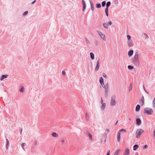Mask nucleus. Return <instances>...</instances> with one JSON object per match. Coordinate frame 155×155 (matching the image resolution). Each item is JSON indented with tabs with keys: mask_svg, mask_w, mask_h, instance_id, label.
<instances>
[{
	"mask_svg": "<svg viewBox=\"0 0 155 155\" xmlns=\"http://www.w3.org/2000/svg\"><path fill=\"white\" fill-rule=\"evenodd\" d=\"M139 54L137 52H136L134 56V57L132 59L133 63L135 64H137L139 63Z\"/></svg>",
	"mask_w": 155,
	"mask_h": 155,
	"instance_id": "obj_1",
	"label": "nucleus"
},
{
	"mask_svg": "<svg viewBox=\"0 0 155 155\" xmlns=\"http://www.w3.org/2000/svg\"><path fill=\"white\" fill-rule=\"evenodd\" d=\"M153 111L152 109L149 107L145 108L144 109V113L148 115H150L153 114Z\"/></svg>",
	"mask_w": 155,
	"mask_h": 155,
	"instance_id": "obj_2",
	"label": "nucleus"
},
{
	"mask_svg": "<svg viewBox=\"0 0 155 155\" xmlns=\"http://www.w3.org/2000/svg\"><path fill=\"white\" fill-rule=\"evenodd\" d=\"M143 130L141 129H138L136 132V136L137 138H139L141 135V134L143 132Z\"/></svg>",
	"mask_w": 155,
	"mask_h": 155,
	"instance_id": "obj_3",
	"label": "nucleus"
},
{
	"mask_svg": "<svg viewBox=\"0 0 155 155\" xmlns=\"http://www.w3.org/2000/svg\"><path fill=\"white\" fill-rule=\"evenodd\" d=\"M98 33L101 38L104 41H105L106 39L105 38V36L104 34L102 32L99 31Z\"/></svg>",
	"mask_w": 155,
	"mask_h": 155,
	"instance_id": "obj_4",
	"label": "nucleus"
},
{
	"mask_svg": "<svg viewBox=\"0 0 155 155\" xmlns=\"http://www.w3.org/2000/svg\"><path fill=\"white\" fill-rule=\"evenodd\" d=\"M130 150L128 148L125 149L124 152V155H129Z\"/></svg>",
	"mask_w": 155,
	"mask_h": 155,
	"instance_id": "obj_5",
	"label": "nucleus"
},
{
	"mask_svg": "<svg viewBox=\"0 0 155 155\" xmlns=\"http://www.w3.org/2000/svg\"><path fill=\"white\" fill-rule=\"evenodd\" d=\"M116 104V102L115 99L114 98H112L110 102L111 105L112 106H114Z\"/></svg>",
	"mask_w": 155,
	"mask_h": 155,
	"instance_id": "obj_6",
	"label": "nucleus"
},
{
	"mask_svg": "<svg viewBox=\"0 0 155 155\" xmlns=\"http://www.w3.org/2000/svg\"><path fill=\"white\" fill-rule=\"evenodd\" d=\"M127 44L129 47H131L133 46L134 44L133 43V41L132 40L130 41H127Z\"/></svg>",
	"mask_w": 155,
	"mask_h": 155,
	"instance_id": "obj_7",
	"label": "nucleus"
},
{
	"mask_svg": "<svg viewBox=\"0 0 155 155\" xmlns=\"http://www.w3.org/2000/svg\"><path fill=\"white\" fill-rule=\"evenodd\" d=\"M99 68V59L97 62V65L95 68V71L98 70Z\"/></svg>",
	"mask_w": 155,
	"mask_h": 155,
	"instance_id": "obj_8",
	"label": "nucleus"
},
{
	"mask_svg": "<svg viewBox=\"0 0 155 155\" xmlns=\"http://www.w3.org/2000/svg\"><path fill=\"white\" fill-rule=\"evenodd\" d=\"M134 53V51L133 50H130L128 53V56L129 57H131L132 55Z\"/></svg>",
	"mask_w": 155,
	"mask_h": 155,
	"instance_id": "obj_9",
	"label": "nucleus"
},
{
	"mask_svg": "<svg viewBox=\"0 0 155 155\" xmlns=\"http://www.w3.org/2000/svg\"><path fill=\"white\" fill-rule=\"evenodd\" d=\"M91 6V9L92 11H94V4L93 2L91 0L90 1Z\"/></svg>",
	"mask_w": 155,
	"mask_h": 155,
	"instance_id": "obj_10",
	"label": "nucleus"
},
{
	"mask_svg": "<svg viewBox=\"0 0 155 155\" xmlns=\"http://www.w3.org/2000/svg\"><path fill=\"white\" fill-rule=\"evenodd\" d=\"M136 123L137 125H139L141 124V121L140 119L137 118L136 119Z\"/></svg>",
	"mask_w": 155,
	"mask_h": 155,
	"instance_id": "obj_11",
	"label": "nucleus"
},
{
	"mask_svg": "<svg viewBox=\"0 0 155 155\" xmlns=\"http://www.w3.org/2000/svg\"><path fill=\"white\" fill-rule=\"evenodd\" d=\"M139 104L141 106H143L144 104V98H143L140 99V101L139 102Z\"/></svg>",
	"mask_w": 155,
	"mask_h": 155,
	"instance_id": "obj_12",
	"label": "nucleus"
},
{
	"mask_svg": "<svg viewBox=\"0 0 155 155\" xmlns=\"http://www.w3.org/2000/svg\"><path fill=\"white\" fill-rule=\"evenodd\" d=\"M8 75H3L2 76V77L0 78V80L2 81L4 78H7V77H8Z\"/></svg>",
	"mask_w": 155,
	"mask_h": 155,
	"instance_id": "obj_13",
	"label": "nucleus"
},
{
	"mask_svg": "<svg viewBox=\"0 0 155 155\" xmlns=\"http://www.w3.org/2000/svg\"><path fill=\"white\" fill-rule=\"evenodd\" d=\"M140 108V105H137L136 107L135 110L136 111H138L139 110Z\"/></svg>",
	"mask_w": 155,
	"mask_h": 155,
	"instance_id": "obj_14",
	"label": "nucleus"
},
{
	"mask_svg": "<svg viewBox=\"0 0 155 155\" xmlns=\"http://www.w3.org/2000/svg\"><path fill=\"white\" fill-rule=\"evenodd\" d=\"M52 135L54 137H57L58 136V134L55 132H53L52 133Z\"/></svg>",
	"mask_w": 155,
	"mask_h": 155,
	"instance_id": "obj_15",
	"label": "nucleus"
},
{
	"mask_svg": "<svg viewBox=\"0 0 155 155\" xmlns=\"http://www.w3.org/2000/svg\"><path fill=\"white\" fill-rule=\"evenodd\" d=\"M105 107H106L105 103H103V104H102V106H101V109L104 110V109L105 108Z\"/></svg>",
	"mask_w": 155,
	"mask_h": 155,
	"instance_id": "obj_16",
	"label": "nucleus"
},
{
	"mask_svg": "<svg viewBox=\"0 0 155 155\" xmlns=\"http://www.w3.org/2000/svg\"><path fill=\"white\" fill-rule=\"evenodd\" d=\"M120 133H119L118 134L117 136V141L119 142L120 141Z\"/></svg>",
	"mask_w": 155,
	"mask_h": 155,
	"instance_id": "obj_17",
	"label": "nucleus"
},
{
	"mask_svg": "<svg viewBox=\"0 0 155 155\" xmlns=\"http://www.w3.org/2000/svg\"><path fill=\"white\" fill-rule=\"evenodd\" d=\"M103 25L106 28H108V24L107 23H103Z\"/></svg>",
	"mask_w": 155,
	"mask_h": 155,
	"instance_id": "obj_18",
	"label": "nucleus"
},
{
	"mask_svg": "<svg viewBox=\"0 0 155 155\" xmlns=\"http://www.w3.org/2000/svg\"><path fill=\"white\" fill-rule=\"evenodd\" d=\"M100 82L101 84H103V82H104L103 79L102 77L100 78Z\"/></svg>",
	"mask_w": 155,
	"mask_h": 155,
	"instance_id": "obj_19",
	"label": "nucleus"
},
{
	"mask_svg": "<svg viewBox=\"0 0 155 155\" xmlns=\"http://www.w3.org/2000/svg\"><path fill=\"white\" fill-rule=\"evenodd\" d=\"M138 147L139 146L138 145L136 144L134 145V146L133 150H136L138 148Z\"/></svg>",
	"mask_w": 155,
	"mask_h": 155,
	"instance_id": "obj_20",
	"label": "nucleus"
},
{
	"mask_svg": "<svg viewBox=\"0 0 155 155\" xmlns=\"http://www.w3.org/2000/svg\"><path fill=\"white\" fill-rule=\"evenodd\" d=\"M120 150V149H118L115 152L114 155H118L119 153Z\"/></svg>",
	"mask_w": 155,
	"mask_h": 155,
	"instance_id": "obj_21",
	"label": "nucleus"
},
{
	"mask_svg": "<svg viewBox=\"0 0 155 155\" xmlns=\"http://www.w3.org/2000/svg\"><path fill=\"white\" fill-rule=\"evenodd\" d=\"M91 58L92 59H94V55L92 53H91L90 54Z\"/></svg>",
	"mask_w": 155,
	"mask_h": 155,
	"instance_id": "obj_22",
	"label": "nucleus"
},
{
	"mask_svg": "<svg viewBox=\"0 0 155 155\" xmlns=\"http://www.w3.org/2000/svg\"><path fill=\"white\" fill-rule=\"evenodd\" d=\"M103 88H105L106 90L108 88V84L107 83L104 86Z\"/></svg>",
	"mask_w": 155,
	"mask_h": 155,
	"instance_id": "obj_23",
	"label": "nucleus"
},
{
	"mask_svg": "<svg viewBox=\"0 0 155 155\" xmlns=\"http://www.w3.org/2000/svg\"><path fill=\"white\" fill-rule=\"evenodd\" d=\"M88 135L89 137V138H90V139L91 140H93V139H92V135H91V134L90 133H88Z\"/></svg>",
	"mask_w": 155,
	"mask_h": 155,
	"instance_id": "obj_24",
	"label": "nucleus"
},
{
	"mask_svg": "<svg viewBox=\"0 0 155 155\" xmlns=\"http://www.w3.org/2000/svg\"><path fill=\"white\" fill-rule=\"evenodd\" d=\"M152 103L153 107L155 108V98L154 99Z\"/></svg>",
	"mask_w": 155,
	"mask_h": 155,
	"instance_id": "obj_25",
	"label": "nucleus"
},
{
	"mask_svg": "<svg viewBox=\"0 0 155 155\" xmlns=\"http://www.w3.org/2000/svg\"><path fill=\"white\" fill-rule=\"evenodd\" d=\"M101 7V5L100 3L97 4L96 5V7L97 8H99Z\"/></svg>",
	"mask_w": 155,
	"mask_h": 155,
	"instance_id": "obj_26",
	"label": "nucleus"
},
{
	"mask_svg": "<svg viewBox=\"0 0 155 155\" xmlns=\"http://www.w3.org/2000/svg\"><path fill=\"white\" fill-rule=\"evenodd\" d=\"M127 41H131V37L129 35H127Z\"/></svg>",
	"mask_w": 155,
	"mask_h": 155,
	"instance_id": "obj_27",
	"label": "nucleus"
},
{
	"mask_svg": "<svg viewBox=\"0 0 155 155\" xmlns=\"http://www.w3.org/2000/svg\"><path fill=\"white\" fill-rule=\"evenodd\" d=\"M85 117L86 119L87 120H88L89 118V115L87 113L86 114Z\"/></svg>",
	"mask_w": 155,
	"mask_h": 155,
	"instance_id": "obj_28",
	"label": "nucleus"
},
{
	"mask_svg": "<svg viewBox=\"0 0 155 155\" xmlns=\"http://www.w3.org/2000/svg\"><path fill=\"white\" fill-rule=\"evenodd\" d=\"M111 4V3L110 2H108L107 3L106 7H109V6Z\"/></svg>",
	"mask_w": 155,
	"mask_h": 155,
	"instance_id": "obj_29",
	"label": "nucleus"
},
{
	"mask_svg": "<svg viewBox=\"0 0 155 155\" xmlns=\"http://www.w3.org/2000/svg\"><path fill=\"white\" fill-rule=\"evenodd\" d=\"M26 144L25 143H23L21 145V146L22 147L23 149L24 150V147L26 145Z\"/></svg>",
	"mask_w": 155,
	"mask_h": 155,
	"instance_id": "obj_30",
	"label": "nucleus"
},
{
	"mask_svg": "<svg viewBox=\"0 0 155 155\" xmlns=\"http://www.w3.org/2000/svg\"><path fill=\"white\" fill-rule=\"evenodd\" d=\"M128 68L129 69H133L134 68V67L133 66H130V65H128Z\"/></svg>",
	"mask_w": 155,
	"mask_h": 155,
	"instance_id": "obj_31",
	"label": "nucleus"
},
{
	"mask_svg": "<svg viewBox=\"0 0 155 155\" xmlns=\"http://www.w3.org/2000/svg\"><path fill=\"white\" fill-rule=\"evenodd\" d=\"M106 4V2L105 1H103L102 2V5L103 7H104L105 6Z\"/></svg>",
	"mask_w": 155,
	"mask_h": 155,
	"instance_id": "obj_32",
	"label": "nucleus"
},
{
	"mask_svg": "<svg viewBox=\"0 0 155 155\" xmlns=\"http://www.w3.org/2000/svg\"><path fill=\"white\" fill-rule=\"evenodd\" d=\"M24 88L23 87H22L20 89V91L21 92H24Z\"/></svg>",
	"mask_w": 155,
	"mask_h": 155,
	"instance_id": "obj_33",
	"label": "nucleus"
},
{
	"mask_svg": "<svg viewBox=\"0 0 155 155\" xmlns=\"http://www.w3.org/2000/svg\"><path fill=\"white\" fill-rule=\"evenodd\" d=\"M102 75L105 78H107V76L105 73H103Z\"/></svg>",
	"mask_w": 155,
	"mask_h": 155,
	"instance_id": "obj_34",
	"label": "nucleus"
},
{
	"mask_svg": "<svg viewBox=\"0 0 155 155\" xmlns=\"http://www.w3.org/2000/svg\"><path fill=\"white\" fill-rule=\"evenodd\" d=\"M85 8H86V5H83V9H82V10H83V11H84L85 9Z\"/></svg>",
	"mask_w": 155,
	"mask_h": 155,
	"instance_id": "obj_35",
	"label": "nucleus"
},
{
	"mask_svg": "<svg viewBox=\"0 0 155 155\" xmlns=\"http://www.w3.org/2000/svg\"><path fill=\"white\" fill-rule=\"evenodd\" d=\"M28 13V11H26L25 12H24V13H23V15H27Z\"/></svg>",
	"mask_w": 155,
	"mask_h": 155,
	"instance_id": "obj_36",
	"label": "nucleus"
},
{
	"mask_svg": "<svg viewBox=\"0 0 155 155\" xmlns=\"http://www.w3.org/2000/svg\"><path fill=\"white\" fill-rule=\"evenodd\" d=\"M82 4H83V5H86L85 3V1H84V0H83L82 1Z\"/></svg>",
	"mask_w": 155,
	"mask_h": 155,
	"instance_id": "obj_37",
	"label": "nucleus"
},
{
	"mask_svg": "<svg viewBox=\"0 0 155 155\" xmlns=\"http://www.w3.org/2000/svg\"><path fill=\"white\" fill-rule=\"evenodd\" d=\"M108 7H106L105 9V12H108Z\"/></svg>",
	"mask_w": 155,
	"mask_h": 155,
	"instance_id": "obj_38",
	"label": "nucleus"
},
{
	"mask_svg": "<svg viewBox=\"0 0 155 155\" xmlns=\"http://www.w3.org/2000/svg\"><path fill=\"white\" fill-rule=\"evenodd\" d=\"M147 147V145H145L143 147V149H146Z\"/></svg>",
	"mask_w": 155,
	"mask_h": 155,
	"instance_id": "obj_39",
	"label": "nucleus"
},
{
	"mask_svg": "<svg viewBox=\"0 0 155 155\" xmlns=\"http://www.w3.org/2000/svg\"><path fill=\"white\" fill-rule=\"evenodd\" d=\"M101 104H103V103H103V100L102 98H101Z\"/></svg>",
	"mask_w": 155,
	"mask_h": 155,
	"instance_id": "obj_40",
	"label": "nucleus"
},
{
	"mask_svg": "<svg viewBox=\"0 0 155 155\" xmlns=\"http://www.w3.org/2000/svg\"><path fill=\"white\" fill-rule=\"evenodd\" d=\"M86 43H87V44H90V42L87 39L86 40Z\"/></svg>",
	"mask_w": 155,
	"mask_h": 155,
	"instance_id": "obj_41",
	"label": "nucleus"
},
{
	"mask_svg": "<svg viewBox=\"0 0 155 155\" xmlns=\"http://www.w3.org/2000/svg\"><path fill=\"white\" fill-rule=\"evenodd\" d=\"M6 142H7V145L9 143V141L7 139H6Z\"/></svg>",
	"mask_w": 155,
	"mask_h": 155,
	"instance_id": "obj_42",
	"label": "nucleus"
},
{
	"mask_svg": "<svg viewBox=\"0 0 155 155\" xmlns=\"http://www.w3.org/2000/svg\"><path fill=\"white\" fill-rule=\"evenodd\" d=\"M120 131H126V130L124 129H122L120 130Z\"/></svg>",
	"mask_w": 155,
	"mask_h": 155,
	"instance_id": "obj_43",
	"label": "nucleus"
},
{
	"mask_svg": "<svg viewBox=\"0 0 155 155\" xmlns=\"http://www.w3.org/2000/svg\"><path fill=\"white\" fill-rule=\"evenodd\" d=\"M105 12V13H106V15L107 16H108V12Z\"/></svg>",
	"mask_w": 155,
	"mask_h": 155,
	"instance_id": "obj_44",
	"label": "nucleus"
},
{
	"mask_svg": "<svg viewBox=\"0 0 155 155\" xmlns=\"http://www.w3.org/2000/svg\"><path fill=\"white\" fill-rule=\"evenodd\" d=\"M62 74H63V75H65V72L64 71H62Z\"/></svg>",
	"mask_w": 155,
	"mask_h": 155,
	"instance_id": "obj_45",
	"label": "nucleus"
},
{
	"mask_svg": "<svg viewBox=\"0 0 155 155\" xmlns=\"http://www.w3.org/2000/svg\"><path fill=\"white\" fill-rule=\"evenodd\" d=\"M153 134L154 136V138H155V130H154V131H153Z\"/></svg>",
	"mask_w": 155,
	"mask_h": 155,
	"instance_id": "obj_46",
	"label": "nucleus"
},
{
	"mask_svg": "<svg viewBox=\"0 0 155 155\" xmlns=\"http://www.w3.org/2000/svg\"><path fill=\"white\" fill-rule=\"evenodd\" d=\"M65 142V140H61V142L62 143H64Z\"/></svg>",
	"mask_w": 155,
	"mask_h": 155,
	"instance_id": "obj_47",
	"label": "nucleus"
},
{
	"mask_svg": "<svg viewBox=\"0 0 155 155\" xmlns=\"http://www.w3.org/2000/svg\"><path fill=\"white\" fill-rule=\"evenodd\" d=\"M110 150H109L108 151V152L107 153V155H110Z\"/></svg>",
	"mask_w": 155,
	"mask_h": 155,
	"instance_id": "obj_48",
	"label": "nucleus"
},
{
	"mask_svg": "<svg viewBox=\"0 0 155 155\" xmlns=\"http://www.w3.org/2000/svg\"><path fill=\"white\" fill-rule=\"evenodd\" d=\"M101 85L102 87H104V82H103V84H101Z\"/></svg>",
	"mask_w": 155,
	"mask_h": 155,
	"instance_id": "obj_49",
	"label": "nucleus"
},
{
	"mask_svg": "<svg viewBox=\"0 0 155 155\" xmlns=\"http://www.w3.org/2000/svg\"><path fill=\"white\" fill-rule=\"evenodd\" d=\"M109 24L110 25H111L112 24V23L111 22H109Z\"/></svg>",
	"mask_w": 155,
	"mask_h": 155,
	"instance_id": "obj_50",
	"label": "nucleus"
},
{
	"mask_svg": "<svg viewBox=\"0 0 155 155\" xmlns=\"http://www.w3.org/2000/svg\"><path fill=\"white\" fill-rule=\"evenodd\" d=\"M35 2H36V0H34V1H33V2H32V4H34V3Z\"/></svg>",
	"mask_w": 155,
	"mask_h": 155,
	"instance_id": "obj_51",
	"label": "nucleus"
},
{
	"mask_svg": "<svg viewBox=\"0 0 155 155\" xmlns=\"http://www.w3.org/2000/svg\"><path fill=\"white\" fill-rule=\"evenodd\" d=\"M22 129H21V132H20V134H21V132H22Z\"/></svg>",
	"mask_w": 155,
	"mask_h": 155,
	"instance_id": "obj_52",
	"label": "nucleus"
},
{
	"mask_svg": "<svg viewBox=\"0 0 155 155\" xmlns=\"http://www.w3.org/2000/svg\"><path fill=\"white\" fill-rule=\"evenodd\" d=\"M118 122V121H117L116 123L115 124V125L117 124V123Z\"/></svg>",
	"mask_w": 155,
	"mask_h": 155,
	"instance_id": "obj_53",
	"label": "nucleus"
},
{
	"mask_svg": "<svg viewBox=\"0 0 155 155\" xmlns=\"http://www.w3.org/2000/svg\"><path fill=\"white\" fill-rule=\"evenodd\" d=\"M129 120H130V118H129Z\"/></svg>",
	"mask_w": 155,
	"mask_h": 155,
	"instance_id": "obj_54",
	"label": "nucleus"
},
{
	"mask_svg": "<svg viewBox=\"0 0 155 155\" xmlns=\"http://www.w3.org/2000/svg\"><path fill=\"white\" fill-rule=\"evenodd\" d=\"M108 131H109V130H107Z\"/></svg>",
	"mask_w": 155,
	"mask_h": 155,
	"instance_id": "obj_55",
	"label": "nucleus"
}]
</instances>
